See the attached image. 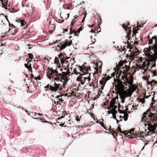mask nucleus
Here are the masks:
<instances>
[{"label":"nucleus","mask_w":157,"mask_h":157,"mask_svg":"<svg viewBox=\"0 0 157 157\" xmlns=\"http://www.w3.org/2000/svg\"><path fill=\"white\" fill-rule=\"evenodd\" d=\"M121 78L124 82L121 81L119 77L117 79L114 78V81L117 83L115 86L116 94L125 98L130 97L136 89L133 84V79L131 77L129 79L124 76L121 77Z\"/></svg>","instance_id":"nucleus-1"},{"label":"nucleus","mask_w":157,"mask_h":157,"mask_svg":"<svg viewBox=\"0 0 157 157\" xmlns=\"http://www.w3.org/2000/svg\"><path fill=\"white\" fill-rule=\"evenodd\" d=\"M149 111H146L143 115L141 121L144 122L145 127L148 131H147L146 135H151L153 133H157V114H154Z\"/></svg>","instance_id":"nucleus-2"},{"label":"nucleus","mask_w":157,"mask_h":157,"mask_svg":"<svg viewBox=\"0 0 157 157\" xmlns=\"http://www.w3.org/2000/svg\"><path fill=\"white\" fill-rule=\"evenodd\" d=\"M69 64L67 65V71L66 72H62L61 74L59 73L56 69L53 70L51 68L48 71H47V75L48 78L51 80L52 78H54V79L56 81L60 80V79L63 80L64 82L63 83V87L64 88L65 87V86L67 85V82L69 80L68 78L70 76L71 72L69 71L68 68Z\"/></svg>","instance_id":"nucleus-3"},{"label":"nucleus","mask_w":157,"mask_h":157,"mask_svg":"<svg viewBox=\"0 0 157 157\" xmlns=\"http://www.w3.org/2000/svg\"><path fill=\"white\" fill-rule=\"evenodd\" d=\"M153 39H155V44L153 46L150 47L148 50L149 53L147 56H149L150 60L155 62L157 59V37L155 36H152Z\"/></svg>","instance_id":"nucleus-4"},{"label":"nucleus","mask_w":157,"mask_h":157,"mask_svg":"<svg viewBox=\"0 0 157 157\" xmlns=\"http://www.w3.org/2000/svg\"><path fill=\"white\" fill-rule=\"evenodd\" d=\"M127 45L124 46L123 49L121 48V51H125V52L126 51V48L128 49L129 48V51L131 52V54L129 56V57L130 59L132 60L139 54L140 52L136 47L134 46V45L130 44L128 41L127 42Z\"/></svg>","instance_id":"nucleus-5"},{"label":"nucleus","mask_w":157,"mask_h":157,"mask_svg":"<svg viewBox=\"0 0 157 157\" xmlns=\"http://www.w3.org/2000/svg\"><path fill=\"white\" fill-rule=\"evenodd\" d=\"M60 42L56 47V49L58 52H60L62 50L65 49L67 46H70L72 44L71 40H66L63 41L61 42L60 40H59Z\"/></svg>","instance_id":"nucleus-6"},{"label":"nucleus","mask_w":157,"mask_h":157,"mask_svg":"<svg viewBox=\"0 0 157 157\" xmlns=\"http://www.w3.org/2000/svg\"><path fill=\"white\" fill-rule=\"evenodd\" d=\"M44 88L45 91L50 90L52 92H56L57 91L61 90L62 89V86L61 84H57L55 82L53 86H52L48 84L44 87Z\"/></svg>","instance_id":"nucleus-7"},{"label":"nucleus","mask_w":157,"mask_h":157,"mask_svg":"<svg viewBox=\"0 0 157 157\" xmlns=\"http://www.w3.org/2000/svg\"><path fill=\"white\" fill-rule=\"evenodd\" d=\"M130 68L129 67V66H127L126 65H125V66L124 67H123L121 69V70L120 71V73L119 74H118V71H117L116 74V76H117V78L119 77L120 78V76L121 75V73L124 75H123V76H125V77H126L127 78V73L128 71L129 70ZM131 77H132V78L133 79V77L131 76H130V78L128 77V78H129V79H130Z\"/></svg>","instance_id":"nucleus-8"},{"label":"nucleus","mask_w":157,"mask_h":157,"mask_svg":"<svg viewBox=\"0 0 157 157\" xmlns=\"http://www.w3.org/2000/svg\"><path fill=\"white\" fill-rule=\"evenodd\" d=\"M78 68L79 71L82 72V75H83L88 73V71H91L90 66L86 63H84L81 66H78Z\"/></svg>","instance_id":"nucleus-9"},{"label":"nucleus","mask_w":157,"mask_h":157,"mask_svg":"<svg viewBox=\"0 0 157 157\" xmlns=\"http://www.w3.org/2000/svg\"><path fill=\"white\" fill-rule=\"evenodd\" d=\"M90 73L89 74V76L88 77H84L82 76L83 75H82V74L81 73V74H80V75L77 77V81L78 82H80V84L82 85H83L84 84L86 81L87 79L88 81L89 82L91 78L90 76Z\"/></svg>","instance_id":"nucleus-10"},{"label":"nucleus","mask_w":157,"mask_h":157,"mask_svg":"<svg viewBox=\"0 0 157 157\" xmlns=\"http://www.w3.org/2000/svg\"><path fill=\"white\" fill-rule=\"evenodd\" d=\"M66 54L65 53H61L59 54L58 55V56L60 59V62L62 64H63L64 63H67L68 62L67 60V59H69V58L67 57L66 56Z\"/></svg>","instance_id":"nucleus-11"},{"label":"nucleus","mask_w":157,"mask_h":157,"mask_svg":"<svg viewBox=\"0 0 157 157\" xmlns=\"http://www.w3.org/2000/svg\"><path fill=\"white\" fill-rule=\"evenodd\" d=\"M134 130V129H132L129 131L130 134L134 136L136 138H140L141 135L140 132H136Z\"/></svg>","instance_id":"nucleus-12"},{"label":"nucleus","mask_w":157,"mask_h":157,"mask_svg":"<svg viewBox=\"0 0 157 157\" xmlns=\"http://www.w3.org/2000/svg\"><path fill=\"white\" fill-rule=\"evenodd\" d=\"M8 0H0V6L2 5V7L5 9V10L8 9L7 5Z\"/></svg>","instance_id":"nucleus-13"},{"label":"nucleus","mask_w":157,"mask_h":157,"mask_svg":"<svg viewBox=\"0 0 157 157\" xmlns=\"http://www.w3.org/2000/svg\"><path fill=\"white\" fill-rule=\"evenodd\" d=\"M62 96H57L56 98V99L54 101V102L55 103L56 105L60 104L61 103H62L63 100L62 99Z\"/></svg>","instance_id":"nucleus-14"},{"label":"nucleus","mask_w":157,"mask_h":157,"mask_svg":"<svg viewBox=\"0 0 157 157\" xmlns=\"http://www.w3.org/2000/svg\"><path fill=\"white\" fill-rule=\"evenodd\" d=\"M149 108L147 111H149L151 113H154V114L156 115L157 114V105L155 107Z\"/></svg>","instance_id":"nucleus-15"},{"label":"nucleus","mask_w":157,"mask_h":157,"mask_svg":"<svg viewBox=\"0 0 157 157\" xmlns=\"http://www.w3.org/2000/svg\"><path fill=\"white\" fill-rule=\"evenodd\" d=\"M142 65V69L144 70V72H146L149 66L148 62L147 61L144 62Z\"/></svg>","instance_id":"nucleus-16"},{"label":"nucleus","mask_w":157,"mask_h":157,"mask_svg":"<svg viewBox=\"0 0 157 157\" xmlns=\"http://www.w3.org/2000/svg\"><path fill=\"white\" fill-rule=\"evenodd\" d=\"M50 23L51 22H50L49 32L50 33H52L55 29L56 26L53 24H51Z\"/></svg>","instance_id":"nucleus-17"},{"label":"nucleus","mask_w":157,"mask_h":157,"mask_svg":"<svg viewBox=\"0 0 157 157\" xmlns=\"http://www.w3.org/2000/svg\"><path fill=\"white\" fill-rule=\"evenodd\" d=\"M8 32H10L11 33V36H12L15 35V34L17 33V32H15L14 31H12V30H9L8 32H6L4 33L5 34V35L2 36V38H3L5 36H9L10 35H8Z\"/></svg>","instance_id":"nucleus-18"},{"label":"nucleus","mask_w":157,"mask_h":157,"mask_svg":"<svg viewBox=\"0 0 157 157\" xmlns=\"http://www.w3.org/2000/svg\"><path fill=\"white\" fill-rule=\"evenodd\" d=\"M16 21L18 22L20 25L21 26H23L26 24V22L23 20H21L18 19L16 20Z\"/></svg>","instance_id":"nucleus-19"},{"label":"nucleus","mask_w":157,"mask_h":157,"mask_svg":"<svg viewBox=\"0 0 157 157\" xmlns=\"http://www.w3.org/2000/svg\"><path fill=\"white\" fill-rule=\"evenodd\" d=\"M72 28V27H71L70 29V32L69 34L71 35L74 33V36H76L78 37V36L79 34L77 33L76 31L75 30H73Z\"/></svg>","instance_id":"nucleus-20"},{"label":"nucleus","mask_w":157,"mask_h":157,"mask_svg":"<svg viewBox=\"0 0 157 157\" xmlns=\"http://www.w3.org/2000/svg\"><path fill=\"white\" fill-rule=\"evenodd\" d=\"M11 28L9 29V30L14 31L15 32H17L18 31V29L16 28L13 24H9Z\"/></svg>","instance_id":"nucleus-21"},{"label":"nucleus","mask_w":157,"mask_h":157,"mask_svg":"<svg viewBox=\"0 0 157 157\" xmlns=\"http://www.w3.org/2000/svg\"><path fill=\"white\" fill-rule=\"evenodd\" d=\"M115 103L117 104V103L116 102V99L113 98L110 102V107H113Z\"/></svg>","instance_id":"nucleus-22"},{"label":"nucleus","mask_w":157,"mask_h":157,"mask_svg":"<svg viewBox=\"0 0 157 157\" xmlns=\"http://www.w3.org/2000/svg\"><path fill=\"white\" fill-rule=\"evenodd\" d=\"M75 16H75L74 17V18L73 19L71 22V25H70L71 27H72L73 26L74 24L75 23L76 21L77 20V18L78 16L77 15H76Z\"/></svg>","instance_id":"nucleus-23"},{"label":"nucleus","mask_w":157,"mask_h":157,"mask_svg":"<svg viewBox=\"0 0 157 157\" xmlns=\"http://www.w3.org/2000/svg\"><path fill=\"white\" fill-rule=\"evenodd\" d=\"M29 58H27L26 59V61H29V62H31L32 61V59L33 58V56L32 54L29 53L28 54Z\"/></svg>","instance_id":"nucleus-24"},{"label":"nucleus","mask_w":157,"mask_h":157,"mask_svg":"<svg viewBox=\"0 0 157 157\" xmlns=\"http://www.w3.org/2000/svg\"><path fill=\"white\" fill-rule=\"evenodd\" d=\"M6 47V45L4 44H2L0 46V55L2 54L3 52V50L4 48H5Z\"/></svg>","instance_id":"nucleus-25"},{"label":"nucleus","mask_w":157,"mask_h":157,"mask_svg":"<svg viewBox=\"0 0 157 157\" xmlns=\"http://www.w3.org/2000/svg\"><path fill=\"white\" fill-rule=\"evenodd\" d=\"M96 67L94 68V69H95V71L94 73H93V74L94 76V75L98 73V65H95Z\"/></svg>","instance_id":"nucleus-26"},{"label":"nucleus","mask_w":157,"mask_h":157,"mask_svg":"<svg viewBox=\"0 0 157 157\" xmlns=\"http://www.w3.org/2000/svg\"><path fill=\"white\" fill-rule=\"evenodd\" d=\"M27 62L28 63L27 64H25V65L26 68H27L28 69H29L30 68H31V65L30 63H29V61H27Z\"/></svg>","instance_id":"nucleus-27"},{"label":"nucleus","mask_w":157,"mask_h":157,"mask_svg":"<svg viewBox=\"0 0 157 157\" xmlns=\"http://www.w3.org/2000/svg\"><path fill=\"white\" fill-rule=\"evenodd\" d=\"M96 79L95 80H93L91 82L89 83V86L90 87H94V84L96 82Z\"/></svg>","instance_id":"nucleus-28"},{"label":"nucleus","mask_w":157,"mask_h":157,"mask_svg":"<svg viewBox=\"0 0 157 157\" xmlns=\"http://www.w3.org/2000/svg\"><path fill=\"white\" fill-rule=\"evenodd\" d=\"M54 62L57 64H59V65H60V63H59V59L57 57H55V58L54 60Z\"/></svg>","instance_id":"nucleus-29"},{"label":"nucleus","mask_w":157,"mask_h":157,"mask_svg":"<svg viewBox=\"0 0 157 157\" xmlns=\"http://www.w3.org/2000/svg\"><path fill=\"white\" fill-rule=\"evenodd\" d=\"M86 15L85 14L83 19L82 20V21L81 22V26L78 29H79L80 30V31L82 30V29L83 27H82V25H83L84 24L83 23V24L82 25V23H83V21H84V19H85V17H86Z\"/></svg>","instance_id":"nucleus-30"},{"label":"nucleus","mask_w":157,"mask_h":157,"mask_svg":"<svg viewBox=\"0 0 157 157\" xmlns=\"http://www.w3.org/2000/svg\"><path fill=\"white\" fill-rule=\"evenodd\" d=\"M111 133H112V135L113 136L115 135L116 136H117L118 132H117L116 131H114L113 129H112L111 131Z\"/></svg>","instance_id":"nucleus-31"},{"label":"nucleus","mask_w":157,"mask_h":157,"mask_svg":"<svg viewBox=\"0 0 157 157\" xmlns=\"http://www.w3.org/2000/svg\"><path fill=\"white\" fill-rule=\"evenodd\" d=\"M116 111L115 110V109H113L111 110L108 111V113L109 114L110 113H112L113 114Z\"/></svg>","instance_id":"nucleus-32"},{"label":"nucleus","mask_w":157,"mask_h":157,"mask_svg":"<svg viewBox=\"0 0 157 157\" xmlns=\"http://www.w3.org/2000/svg\"><path fill=\"white\" fill-rule=\"evenodd\" d=\"M148 40L149 44H151L153 43V40L154 39L152 38H152H150V36H149L148 37Z\"/></svg>","instance_id":"nucleus-33"},{"label":"nucleus","mask_w":157,"mask_h":157,"mask_svg":"<svg viewBox=\"0 0 157 157\" xmlns=\"http://www.w3.org/2000/svg\"><path fill=\"white\" fill-rule=\"evenodd\" d=\"M145 133H144V132H140V134H141V137H140V138H141V137L142 138H143L144 137V134H145L146 135H146V132H147V130H145ZM141 138H140V139Z\"/></svg>","instance_id":"nucleus-34"},{"label":"nucleus","mask_w":157,"mask_h":157,"mask_svg":"<svg viewBox=\"0 0 157 157\" xmlns=\"http://www.w3.org/2000/svg\"><path fill=\"white\" fill-rule=\"evenodd\" d=\"M128 115L127 113L124 114V116L123 117V118H124V121H126L128 118Z\"/></svg>","instance_id":"nucleus-35"},{"label":"nucleus","mask_w":157,"mask_h":157,"mask_svg":"<svg viewBox=\"0 0 157 157\" xmlns=\"http://www.w3.org/2000/svg\"><path fill=\"white\" fill-rule=\"evenodd\" d=\"M120 125L119 124L117 130V132H119L120 133H121L122 132V131L121 130V128L120 127Z\"/></svg>","instance_id":"nucleus-36"},{"label":"nucleus","mask_w":157,"mask_h":157,"mask_svg":"<svg viewBox=\"0 0 157 157\" xmlns=\"http://www.w3.org/2000/svg\"><path fill=\"white\" fill-rule=\"evenodd\" d=\"M99 123L100 125H101V126L103 127L105 130H107V129L106 128L105 126L104 125L103 122H99Z\"/></svg>","instance_id":"nucleus-37"},{"label":"nucleus","mask_w":157,"mask_h":157,"mask_svg":"<svg viewBox=\"0 0 157 157\" xmlns=\"http://www.w3.org/2000/svg\"><path fill=\"white\" fill-rule=\"evenodd\" d=\"M73 72H74V74H75L76 75H77L78 74H79V75H80V74H81V73H80V72H78L76 68H75L74 69V70H73Z\"/></svg>","instance_id":"nucleus-38"},{"label":"nucleus","mask_w":157,"mask_h":157,"mask_svg":"<svg viewBox=\"0 0 157 157\" xmlns=\"http://www.w3.org/2000/svg\"><path fill=\"white\" fill-rule=\"evenodd\" d=\"M122 27L124 28V29L126 30L127 29H129L128 26L124 24H123L122 25Z\"/></svg>","instance_id":"nucleus-39"},{"label":"nucleus","mask_w":157,"mask_h":157,"mask_svg":"<svg viewBox=\"0 0 157 157\" xmlns=\"http://www.w3.org/2000/svg\"><path fill=\"white\" fill-rule=\"evenodd\" d=\"M142 64L138 65V64H136V67L137 68L139 69H143L142 67Z\"/></svg>","instance_id":"nucleus-40"},{"label":"nucleus","mask_w":157,"mask_h":157,"mask_svg":"<svg viewBox=\"0 0 157 157\" xmlns=\"http://www.w3.org/2000/svg\"><path fill=\"white\" fill-rule=\"evenodd\" d=\"M139 100L142 103H144L145 102V100L144 98H140L139 99Z\"/></svg>","instance_id":"nucleus-41"},{"label":"nucleus","mask_w":157,"mask_h":157,"mask_svg":"<svg viewBox=\"0 0 157 157\" xmlns=\"http://www.w3.org/2000/svg\"><path fill=\"white\" fill-rule=\"evenodd\" d=\"M63 6L64 7V8L65 9H68V10H69L70 9V8H69V7L70 6H69L67 5H64Z\"/></svg>","instance_id":"nucleus-42"},{"label":"nucleus","mask_w":157,"mask_h":157,"mask_svg":"<svg viewBox=\"0 0 157 157\" xmlns=\"http://www.w3.org/2000/svg\"><path fill=\"white\" fill-rule=\"evenodd\" d=\"M138 30V29H135L133 30V34L132 36H134V35H136V33H137V31Z\"/></svg>","instance_id":"nucleus-43"},{"label":"nucleus","mask_w":157,"mask_h":157,"mask_svg":"<svg viewBox=\"0 0 157 157\" xmlns=\"http://www.w3.org/2000/svg\"><path fill=\"white\" fill-rule=\"evenodd\" d=\"M117 113V112L116 111L112 114L113 115V118L115 119H117L116 117V113Z\"/></svg>","instance_id":"nucleus-44"},{"label":"nucleus","mask_w":157,"mask_h":157,"mask_svg":"<svg viewBox=\"0 0 157 157\" xmlns=\"http://www.w3.org/2000/svg\"><path fill=\"white\" fill-rule=\"evenodd\" d=\"M128 132L127 131H122V132L121 133L123 134L125 136H126L128 134ZM128 133H129V132H128Z\"/></svg>","instance_id":"nucleus-45"},{"label":"nucleus","mask_w":157,"mask_h":157,"mask_svg":"<svg viewBox=\"0 0 157 157\" xmlns=\"http://www.w3.org/2000/svg\"><path fill=\"white\" fill-rule=\"evenodd\" d=\"M150 85H151V86H156V85L154 83V80H153L151 81V83H150Z\"/></svg>","instance_id":"nucleus-46"},{"label":"nucleus","mask_w":157,"mask_h":157,"mask_svg":"<svg viewBox=\"0 0 157 157\" xmlns=\"http://www.w3.org/2000/svg\"><path fill=\"white\" fill-rule=\"evenodd\" d=\"M152 72L153 73V75L155 76L157 75V73L156 71H152Z\"/></svg>","instance_id":"nucleus-47"},{"label":"nucleus","mask_w":157,"mask_h":157,"mask_svg":"<svg viewBox=\"0 0 157 157\" xmlns=\"http://www.w3.org/2000/svg\"><path fill=\"white\" fill-rule=\"evenodd\" d=\"M106 82H104L103 80H100V84L102 85H105Z\"/></svg>","instance_id":"nucleus-48"},{"label":"nucleus","mask_w":157,"mask_h":157,"mask_svg":"<svg viewBox=\"0 0 157 157\" xmlns=\"http://www.w3.org/2000/svg\"><path fill=\"white\" fill-rule=\"evenodd\" d=\"M110 78V77L108 75L105 78V82L109 80Z\"/></svg>","instance_id":"nucleus-49"},{"label":"nucleus","mask_w":157,"mask_h":157,"mask_svg":"<svg viewBox=\"0 0 157 157\" xmlns=\"http://www.w3.org/2000/svg\"><path fill=\"white\" fill-rule=\"evenodd\" d=\"M92 36H90V38L91 39V42H92V44H94L95 41V39H92Z\"/></svg>","instance_id":"nucleus-50"},{"label":"nucleus","mask_w":157,"mask_h":157,"mask_svg":"<svg viewBox=\"0 0 157 157\" xmlns=\"http://www.w3.org/2000/svg\"><path fill=\"white\" fill-rule=\"evenodd\" d=\"M119 112L121 113H125V112L124 110H121L120 109H119Z\"/></svg>","instance_id":"nucleus-51"},{"label":"nucleus","mask_w":157,"mask_h":157,"mask_svg":"<svg viewBox=\"0 0 157 157\" xmlns=\"http://www.w3.org/2000/svg\"><path fill=\"white\" fill-rule=\"evenodd\" d=\"M65 124V123H62V124H59V126H64V127H66L67 126L66 125H65V126H64V125Z\"/></svg>","instance_id":"nucleus-52"},{"label":"nucleus","mask_w":157,"mask_h":157,"mask_svg":"<svg viewBox=\"0 0 157 157\" xmlns=\"http://www.w3.org/2000/svg\"><path fill=\"white\" fill-rule=\"evenodd\" d=\"M33 114L34 113V116H36V115L37 114H38V115H42V114H41L40 113H36L35 112H34V113H33Z\"/></svg>","instance_id":"nucleus-53"},{"label":"nucleus","mask_w":157,"mask_h":157,"mask_svg":"<svg viewBox=\"0 0 157 157\" xmlns=\"http://www.w3.org/2000/svg\"><path fill=\"white\" fill-rule=\"evenodd\" d=\"M34 75H33L32 73H31V74L30 75V78L31 79H32L33 78H34Z\"/></svg>","instance_id":"nucleus-54"},{"label":"nucleus","mask_w":157,"mask_h":157,"mask_svg":"<svg viewBox=\"0 0 157 157\" xmlns=\"http://www.w3.org/2000/svg\"><path fill=\"white\" fill-rule=\"evenodd\" d=\"M131 34V31H129L127 33V36H130Z\"/></svg>","instance_id":"nucleus-55"},{"label":"nucleus","mask_w":157,"mask_h":157,"mask_svg":"<svg viewBox=\"0 0 157 157\" xmlns=\"http://www.w3.org/2000/svg\"><path fill=\"white\" fill-rule=\"evenodd\" d=\"M108 129L109 131L110 132H111V131H112V130L113 129H111V126H109V128H108Z\"/></svg>","instance_id":"nucleus-56"},{"label":"nucleus","mask_w":157,"mask_h":157,"mask_svg":"<svg viewBox=\"0 0 157 157\" xmlns=\"http://www.w3.org/2000/svg\"><path fill=\"white\" fill-rule=\"evenodd\" d=\"M76 121L78 122H79L80 121L79 118L77 117H76Z\"/></svg>","instance_id":"nucleus-57"},{"label":"nucleus","mask_w":157,"mask_h":157,"mask_svg":"<svg viewBox=\"0 0 157 157\" xmlns=\"http://www.w3.org/2000/svg\"><path fill=\"white\" fill-rule=\"evenodd\" d=\"M120 97L121 99H125V98H126L125 97H123L121 96H120Z\"/></svg>","instance_id":"nucleus-58"},{"label":"nucleus","mask_w":157,"mask_h":157,"mask_svg":"<svg viewBox=\"0 0 157 157\" xmlns=\"http://www.w3.org/2000/svg\"><path fill=\"white\" fill-rule=\"evenodd\" d=\"M115 75V72H113L111 75V76L114 77Z\"/></svg>","instance_id":"nucleus-59"},{"label":"nucleus","mask_w":157,"mask_h":157,"mask_svg":"<svg viewBox=\"0 0 157 157\" xmlns=\"http://www.w3.org/2000/svg\"><path fill=\"white\" fill-rule=\"evenodd\" d=\"M63 33H64L65 32H67L68 31V29H63Z\"/></svg>","instance_id":"nucleus-60"},{"label":"nucleus","mask_w":157,"mask_h":157,"mask_svg":"<svg viewBox=\"0 0 157 157\" xmlns=\"http://www.w3.org/2000/svg\"><path fill=\"white\" fill-rule=\"evenodd\" d=\"M104 86H105V85H102V86H101L100 90H103L104 89Z\"/></svg>","instance_id":"nucleus-61"},{"label":"nucleus","mask_w":157,"mask_h":157,"mask_svg":"<svg viewBox=\"0 0 157 157\" xmlns=\"http://www.w3.org/2000/svg\"><path fill=\"white\" fill-rule=\"evenodd\" d=\"M94 26V25H88V26L89 28H92Z\"/></svg>","instance_id":"nucleus-62"},{"label":"nucleus","mask_w":157,"mask_h":157,"mask_svg":"<svg viewBox=\"0 0 157 157\" xmlns=\"http://www.w3.org/2000/svg\"><path fill=\"white\" fill-rule=\"evenodd\" d=\"M29 71H31V72L32 73L33 71H32V67H31V68H29Z\"/></svg>","instance_id":"nucleus-63"},{"label":"nucleus","mask_w":157,"mask_h":157,"mask_svg":"<svg viewBox=\"0 0 157 157\" xmlns=\"http://www.w3.org/2000/svg\"><path fill=\"white\" fill-rule=\"evenodd\" d=\"M80 31V29H78V30L76 31V32L78 34V33H79Z\"/></svg>","instance_id":"nucleus-64"}]
</instances>
